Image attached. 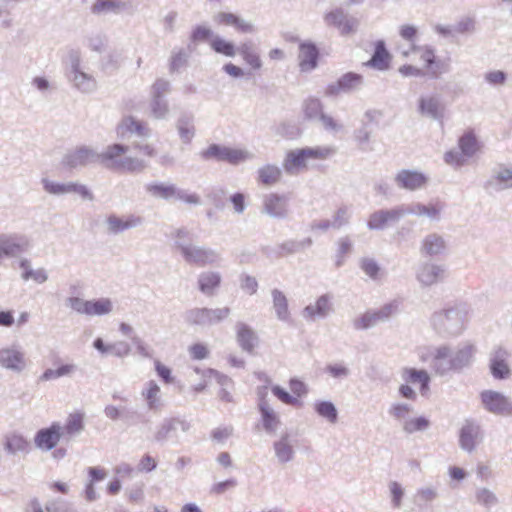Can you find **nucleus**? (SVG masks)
Here are the masks:
<instances>
[{"mask_svg":"<svg viewBox=\"0 0 512 512\" xmlns=\"http://www.w3.org/2000/svg\"><path fill=\"white\" fill-rule=\"evenodd\" d=\"M62 63L65 77L72 88L83 94H92L97 90V80L92 73L86 71L79 48H68Z\"/></svg>","mask_w":512,"mask_h":512,"instance_id":"nucleus-1","label":"nucleus"},{"mask_svg":"<svg viewBox=\"0 0 512 512\" xmlns=\"http://www.w3.org/2000/svg\"><path fill=\"white\" fill-rule=\"evenodd\" d=\"M468 321V309L464 304H458L434 312L430 318L432 330L441 338L460 336Z\"/></svg>","mask_w":512,"mask_h":512,"instance_id":"nucleus-2","label":"nucleus"},{"mask_svg":"<svg viewBox=\"0 0 512 512\" xmlns=\"http://www.w3.org/2000/svg\"><path fill=\"white\" fill-rule=\"evenodd\" d=\"M129 147L123 144L115 143L106 147L99 153V163L114 170L126 172H142L147 164L144 160L137 157L126 156Z\"/></svg>","mask_w":512,"mask_h":512,"instance_id":"nucleus-3","label":"nucleus"},{"mask_svg":"<svg viewBox=\"0 0 512 512\" xmlns=\"http://www.w3.org/2000/svg\"><path fill=\"white\" fill-rule=\"evenodd\" d=\"M420 360L427 362L431 370L439 376L454 371L452 349L447 344L428 346L421 349Z\"/></svg>","mask_w":512,"mask_h":512,"instance_id":"nucleus-4","label":"nucleus"},{"mask_svg":"<svg viewBox=\"0 0 512 512\" xmlns=\"http://www.w3.org/2000/svg\"><path fill=\"white\" fill-rule=\"evenodd\" d=\"M200 156L203 160L225 161L233 165L254 158L253 153L248 150L234 149L218 144H211L201 151Z\"/></svg>","mask_w":512,"mask_h":512,"instance_id":"nucleus-5","label":"nucleus"},{"mask_svg":"<svg viewBox=\"0 0 512 512\" xmlns=\"http://www.w3.org/2000/svg\"><path fill=\"white\" fill-rule=\"evenodd\" d=\"M184 261L190 265L204 267L213 265L221 260V255L214 249L193 244L181 245V252L179 253Z\"/></svg>","mask_w":512,"mask_h":512,"instance_id":"nucleus-6","label":"nucleus"},{"mask_svg":"<svg viewBox=\"0 0 512 512\" xmlns=\"http://www.w3.org/2000/svg\"><path fill=\"white\" fill-rule=\"evenodd\" d=\"M41 182L44 191L53 196L77 194L84 200L92 201L94 199L93 193L89 188L78 182H57L48 178H43Z\"/></svg>","mask_w":512,"mask_h":512,"instance_id":"nucleus-7","label":"nucleus"},{"mask_svg":"<svg viewBox=\"0 0 512 512\" xmlns=\"http://www.w3.org/2000/svg\"><path fill=\"white\" fill-rule=\"evenodd\" d=\"M28 360L19 345H9L0 348V367L10 372L20 374L26 370Z\"/></svg>","mask_w":512,"mask_h":512,"instance_id":"nucleus-8","label":"nucleus"},{"mask_svg":"<svg viewBox=\"0 0 512 512\" xmlns=\"http://www.w3.org/2000/svg\"><path fill=\"white\" fill-rule=\"evenodd\" d=\"M485 189L500 193L512 189V164H497L484 185Z\"/></svg>","mask_w":512,"mask_h":512,"instance_id":"nucleus-9","label":"nucleus"},{"mask_svg":"<svg viewBox=\"0 0 512 512\" xmlns=\"http://www.w3.org/2000/svg\"><path fill=\"white\" fill-rule=\"evenodd\" d=\"M481 403L485 410L495 415L512 414V400L503 393L494 390H484L480 394Z\"/></svg>","mask_w":512,"mask_h":512,"instance_id":"nucleus-10","label":"nucleus"},{"mask_svg":"<svg viewBox=\"0 0 512 512\" xmlns=\"http://www.w3.org/2000/svg\"><path fill=\"white\" fill-rule=\"evenodd\" d=\"M29 239L21 234L0 233V252L2 257L14 258L27 252L30 248Z\"/></svg>","mask_w":512,"mask_h":512,"instance_id":"nucleus-11","label":"nucleus"},{"mask_svg":"<svg viewBox=\"0 0 512 512\" xmlns=\"http://www.w3.org/2000/svg\"><path fill=\"white\" fill-rule=\"evenodd\" d=\"M429 177L424 173L413 169H401L394 176L395 185L402 190L417 191L425 188Z\"/></svg>","mask_w":512,"mask_h":512,"instance_id":"nucleus-12","label":"nucleus"},{"mask_svg":"<svg viewBox=\"0 0 512 512\" xmlns=\"http://www.w3.org/2000/svg\"><path fill=\"white\" fill-rule=\"evenodd\" d=\"M401 219L398 205L389 209H379L370 214L367 227L372 231H382L396 225Z\"/></svg>","mask_w":512,"mask_h":512,"instance_id":"nucleus-13","label":"nucleus"},{"mask_svg":"<svg viewBox=\"0 0 512 512\" xmlns=\"http://www.w3.org/2000/svg\"><path fill=\"white\" fill-rule=\"evenodd\" d=\"M363 77L360 74L348 72L342 75L336 82L329 84L324 92L327 97L338 96L342 93H352L361 88Z\"/></svg>","mask_w":512,"mask_h":512,"instance_id":"nucleus-14","label":"nucleus"},{"mask_svg":"<svg viewBox=\"0 0 512 512\" xmlns=\"http://www.w3.org/2000/svg\"><path fill=\"white\" fill-rule=\"evenodd\" d=\"M63 163L72 169L84 167L93 163H99L98 152L92 147L80 146L69 151L64 156Z\"/></svg>","mask_w":512,"mask_h":512,"instance_id":"nucleus-15","label":"nucleus"},{"mask_svg":"<svg viewBox=\"0 0 512 512\" xmlns=\"http://www.w3.org/2000/svg\"><path fill=\"white\" fill-rule=\"evenodd\" d=\"M62 437V425L59 422H53L49 427L37 431L34 443L42 451H51L57 446Z\"/></svg>","mask_w":512,"mask_h":512,"instance_id":"nucleus-16","label":"nucleus"},{"mask_svg":"<svg viewBox=\"0 0 512 512\" xmlns=\"http://www.w3.org/2000/svg\"><path fill=\"white\" fill-rule=\"evenodd\" d=\"M333 295L325 293L319 296L314 303L307 305L302 310V316L307 321H315L324 319L334 310L333 308Z\"/></svg>","mask_w":512,"mask_h":512,"instance_id":"nucleus-17","label":"nucleus"},{"mask_svg":"<svg viewBox=\"0 0 512 512\" xmlns=\"http://www.w3.org/2000/svg\"><path fill=\"white\" fill-rule=\"evenodd\" d=\"M180 428L183 432L190 429V423L179 418H166L156 428L154 441L164 444L168 440L176 437V431Z\"/></svg>","mask_w":512,"mask_h":512,"instance_id":"nucleus-18","label":"nucleus"},{"mask_svg":"<svg viewBox=\"0 0 512 512\" xmlns=\"http://www.w3.org/2000/svg\"><path fill=\"white\" fill-rule=\"evenodd\" d=\"M446 277L444 265L431 262L422 263L416 271V279L423 287H429L441 282Z\"/></svg>","mask_w":512,"mask_h":512,"instance_id":"nucleus-19","label":"nucleus"},{"mask_svg":"<svg viewBox=\"0 0 512 512\" xmlns=\"http://www.w3.org/2000/svg\"><path fill=\"white\" fill-rule=\"evenodd\" d=\"M262 213L275 219H284L288 216V199L284 195L270 193L264 196Z\"/></svg>","mask_w":512,"mask_h":512,"instance_id":"nucleus-20","label":"nucleus"},{"mask_svg":"<svg viewBox=\"0 0 512 512\" xmlns=\"http://www.w3.org/2000/svg\"><path fill=\"white\" fill-rule=\"evenodd\" d=\"M143 224V218L138 215L130 214L125 217H119L111 214L105 221L106 231L108 234L118 235L126 230L134 229Z\"/></svg>","mask_w":512,"mask_h":512,"instance_id":"nucleus-21","label":"nucleus"},{"mask_svg":"<svg viewBox=\"0 0 512 512\" xmlns=\"http://www.w3.org/2000/svg\"><path fill=\"white\" fill-rule=\"evenodd\" d=\"M509 352L498 346L490 353L489 367L492 376L495 379H506L510 375V367L508 365Z\"/></svg>","mask_w":512,"mask_h":512,"instance_id":"nucleus-22","label":"nucleus"},{"mask_svg":"<svg viewBox=\"0 0 512 512\" xmlns=\"http://www.w3.org/2000/svg\"><path fill=\"white\" fill-rule=\"evenodd\" d=\"M309 159L305 148L290 150L283 160V169L289 175H298L308 170Z\"/></svg>","mask_w":512,"mask_h":512,"instance_id":"nucleus-23","label":"nucleus"},{"mask_svg":"<svg viewBox=\"0 0 512 512\" xmlns=\"http://www.w3.org/2000/svg\"><path fill=\"white\" fill-rule=\"evenodd\" d=\"M117 137L121 140H128L133 135L139 137H149L150 129L142 122L135 118L128 116L122 119V121L116 127Z\"/></svg>","mask_w":512,"mask_h":512,"instance_id":"nucleus-24","label":"nucleus"},{"mask_svg":"<svg viewBox=\"0 0 512 512\" xmlns=\"http://www.w3.org/2000/svg\"><path fill=\"white\" fill-rule=\"evenodd\" d=\"M476 352V345L470 341H464L458 344L456 350H452L454 371H461L469 367L474 361Z\"/></svg>","mask_w":512,"mask_h":512,"instance_id":"nucleus-25","label":"nucleus"},{"mask_svg":"<svg viewBox=\"0 0 512 512\" xmlns=\"http://www.w3.org/2000/svg\"><path fill=\"white\" fill-rule=\"evenodd\" d=\"M141 396L146 403V407L153 413H159L164 407V400L161 394L160 386L154 381L149 380L144 384L141 390Z\"/></svg>","mask_w":512,"mask_h":512,"instance_id":"nucleus-26","label":"nucleus"},{"mask_svg":"<svg viewBox=\"0 0 512 512\" xmlns=\"http://www.w3.org/2000/svg\"><path fill=\"white\" fill-rule=\"evenodd\" d=\"M273 450L278 463H289L295 457V440L289 433H284L273 443Z\"/></svg>","mask_w":512,"mask_h":512,"instance_id":"nucleus-27","label":"nucleus"},{"mask_svg":"<svg viewBox=\"0 0 512 512\" xmlns=\"http://www.w3.org/2000/svg\"><path fill=\"white\" fill-rule=\"evenodd\" d=\"M319 50L312 42H301L299 45V67L302 72H310L318 65Z\"/></svg>","mask_w":512,"mask_h":512,"instance_id":"nucleus-28","label":"nucleus"},{"mask_svg":"<svg viewBox=\"0 0 512 512\" xmlns=\"http://www.w3.org/2000/svg\"><path fill=\"white\" fill-rule=\"evenodd\" d=\"M482 439L480 426L472 422H467L460 431V447L471 453L477 443Z\"/></svg>","mask_w":512,"mask_h":512,"instance_id":"nucleus-29","label":"nucleus"},{"mask_svg":"<svg viewBox=\"0 0 512 512\" xmlns=\"http://www.w3.org/2000/svg\"><path fill=\"white\" fill-rule=\"evenodd\" d=\"M237 341L242 350L252 353L258 346L259 338L256 332L247 324L238 322L236 324Z\"/></svg>","mask_w":512,"mask_h":512,"instance_id":"nucleus-30","label":"nucleus"},{"mask_svg":"<svg viewBox=\"0 0 512 512\" xmlns=\"http://www.w3.org/2000/svg\"><path fill=\"white\" fill-rule=\"evenodd\" d=\"M419 112L433 120L442 121L444 107L437 96H426L419 99Z\"/></svg>","mask_w":512,"mask_h":512,"instance_id":"nucleus-31","label":"nucleus"},{"mask_svg":"<svg viewBox=\"0 0 512 512\" xmlns=\"http://www.w3.org/2000/svg\"><path fill=\"white\" fill-rule=\"evenodd\" d=\"M19 268L22 270L21 279L23 281L32 280L39 285L48 281L49 275L47 270L43 267L33 268L28 258H21L19 260Z\"/></svg>","mask_w":512,"mask_h":512,"instance_id":"nucleus-32","label":"nucleus"},{"mask_svg":"<svg viewBox=\"0 0 512 512\" xmlns=\"http://www.w3.org/2000/svg\"><path fill=\"white\" fill-rule=\"evenodd\" d=\"M221 274L216 271H204L198 275V289L206 296H213L221 284Z\"/></svg>","mask_w":512,"mask_h":512,"instance_id":"nucleus-33","label":"nucleus"},{"mask_svg":"<svg viewBox=\"0 0 512 512\" xmlns=\"http://www.w3.org/2000/svg\"><path fill=\"white\" fill-rule=\"evenodd\" d=\"M175 188V184L163 182H151L145 185V191L148 195L166 201L173 200Z\"/></svg>","mask_w":512,"mask_h":512,"instance_id":"nucleus-34","label":"nucleus"},{"mask_svg":"<svg viewBox=\"0 0 512 512\" xmlns=\"http://www.w3.org/2000/svg\"><path fill=\"white\" fill-rule=\"evenodd\" d=\"M85 414L83 412H74L68 415L65 424L62 426L63 437L72 438L78 436L84 430Z\"/></svg>","mask_w":512,"mask_h":512,"instance_id":"nucleus-35","label":"nucleus"},{"mask_svg":"<svg viewBox=\"0 0 512 512\" xmlns=\"http://www.w3.org/2000/svg\"><path fill=\"white\" fill-rule=\"evenodd\" d=\"M446 249L444 238L437 234H428L422 241L421 252L428 256H435L443 253Z\"/></svg>","mask_w":512,"mask_h":512,"instance_id":"nucleus-36","label":"nucleus"},{"mask_svg":"<svg viewBox=\"0 0 512 512\" xmlns=\"http://www.w3.org/2000/svg\"><path fill=\"white\" fill-rule=\"evenodd\" d=\"M125 8V4L117 0H95L91 6L94 15L103 16L108 14H119Z\"/></svg>","mask_w":512,"mask_h":512,"instance_id":"nucleus-37","label":"nucleus"},{"mask_svg":"<svg viewBox=\"0 0 512 512\" xmlns=\"http://www.w3.org/2000/svg\"><path fill=\"white\" fill-rule=\"evenodd\" d=\"M258 181L265 186H273L280 182L282 178V170L274 164H266L257 171Z\"/></svg>","mask_w":512,"mask_h":512,"instance_id":"nucleus-38","label":"nucleus"},{"mask_svg":"<svg viewBox=\"0 0 512 512\" xmlns=\"http://www.w3.org/2000/svg\"><path fill=\"white\" fill-rule=\"evenodd\" d=\"M271 296L277 319L284 322L289 321L290 312L286 295L281 290L275 288L271 291Z\"/></svg>","mask_w":512,"mask_h":512,"instance_id":"nucleus-39","label":"nucleus"},{"mask_svg":"<svg viewBox=\"0 0 512 512\" xmlns=\"http://www.w3.org/2000/svg\"><path fill=\"white\" fill-rule=\"evenodd\" d=\"M176 128L183 143H190L195 135L194 116L192 114H182L176 123Z\"/></svg>","mask_w":512,"mask_h":512,"instance_id":"nucleus-40","label":"nucleus"},{"mask_svg":"<svg viewBox=\"0 0 512 512\" xmlns=\"http://www.w3.org/2000/svg\"><path fill=\"white\" fill-rule=\"evenodd\" d=\"M372 128L367 125V123L363 122L362 125L355 129L353 132V139L359 148V150L363 152H370L373 150L372 146Z\"/></svg>","mask_w":512,"mask_h":512,"instance_id":"nucleus-41","label":"nucleus"},{"mask_svg":"<svg viewBox=\"0 0 512 512\" xmlns=\"http://www.w3.org/2000/svg\"><path fill=\"white\" fill-rule=\"evenodd\" d=\"M171 109L167 98L150 97L149 116L155 120H168Z\"/></svg>","mask_w":512,"mask_h":512,"instance_id":"nucleus-42","label":"nucleus"},{"mask_svg":"<svg viewBox=\"0 0 512 512\" xmlns=\"http://www.w3.org/2000/svg\"><path fill=\"white\" fill-rule=\"evenodd\" d=\"M411 52L420 53V59L428 70L436 63V49L431 45L412 44L410 49L403 51L402 54L407 57Z\"/></svg>","mask_w":512,"mask_h":512,"instance_id":"nucleus-43","label":"nucleus"},{"mask_svg":"<svg viewBox=\"0 0 512 512\" xmlns=\"http://www.w3.org/2000/svg\"><path fill=\"white\" fill-rule=\"evenodd\" d=\"M261 413V421L264 430L269 434H274L281 425V420L277 412L269 406H262L259 408Z\"/></svg>","mask_w":512,"mask_h":512,"instance_id":"nucleus-44","label":"nucleus"},{"mask_svg":"<svg viewBox=\"0 0 512 512\" xmlns=\"http://www.w3.org/2000/svg\"><path fill=\"white\" fill-rule=\"evenodd\" d=\"M402 379L408 383L421 384V392L428 390L430 376L425 370H417L415 368H404L401 373Z\"/></svg>","mask_w":512,"mask_h":512,"instance_id":"nucleus-45","label":"nucleus"},{"mask_svg":"<svg viewBox=\"0 0 512 512\" xmlns=\"http://www.w3.org/2000/svg\"><path fill=\"white\" fill-rule=\"evenodd\" d=\"M439 488L437 485L427 484L418 488L414 495L415 503L418 506H427L439 498Z\"/></svg>","mask_w":512,"mask_h":512,"instance_id":"nucleus-46","label":"nucleus"},{"mask_svg":"<svg viewBox=\"0 0 512 512\" xmlns=\"http://www.w3.org/2000/svg\"><path fill=\"white\" fill-rule=\"evenodd\" d=\"M238 53L242 56L245 63L252 69L259 70L262 68V60L257 51L254 49L252 42L247 41L241 43V45L238 47Z\"/></svg>","mask_w":512,"mask_h":512,"instance_id":"nucleus-47","label":"nucleus"},{"mask_svg":"<svg viewBox=\"0 0 512 512\" xmlns=\"http://www.w3.org/2000/svg\"><path fill=\"white\" fill-rule=\"evenodd\" d=\"M4 449L12 455L17 453H28L30 450V443L20 434H11L6 436Z\"/></svg>","mask_w":512,"mask_h":512,"instance_id":"nucleus-48","label":"nucleus"},{"mask_svg":"<svg viewBox=\"0 0 512 512\" xmlns=\"http://www.w3.org/2000/svg\"><path fill=\"white\" fill-rule=\"evenodd\" d=\"M184 320L189 325L209 326L211 318L209 308H192L185 312Z\"/></svg>","mask_w":512,"mask_h":512,"instance_id":"nucleus-49","label":"nucleus"},{"mask_svg":"<svg viewBox=\"0 0 512 512\" xmlns=\"http://www.w3.org/2000/svg\"><path fill=\"white\" fill-rule=\"evenodd\" d=\"M113 302L110 298H98L89 300L88 316H104L113 311Z\"/></svg>","mask_w":512,"mask_h":512,"instance_id":"nucleus-50","label":"nucleus"},{"mask_svg":"<svg viewBox=\"0 0 512 512\" xmlns=\"http://www.w3.org/2000/svg\"><path fill=\"white\" fill-rule=\"evenodd\" d=\"M388 52L385 48V44L383 41H378L376 44V48L374 54L371 59L368 61V65L376 68L378 70H385L388 68Z\"/></svg>","mask_w":512,"mask_h":512,"instance_id":"nucleus-51","label":"nucleus"},{"mask_svg":"<svg viewBox=\"0 0 512 512\" xmlns=\"http://www.w3.org/2000/svg\"><path fill=\"white\" fill-rule=\"evenodd\" d=\"M304 148L306 150L309 162L327 160L334 156L337 152L336 148L332 145H322Z\"/></svg>","mask_w":512,"mask_h":512,"instance_id":"nucleus-52","label":"nucleus"},{"mask_svg":"<svg viewBox=\"0 0 512 512\" xmlns=\"http://www.w3.org/2000/svg\"><path fill=\"white\" fill-rule=\"evenodd\" d=\"M305 117L311 121H319L323 113V105L318 98L309 97L303 102Z\"/></svg>","mask_w":512,"mask_h":512,"instance_id":"nucleus-53","label":"nucleus"},{"mask_svg":"<svg viewBox=\"0 0 512 512\" xmlns=\"http://www.w3.org/2000/svg\"><path fill=\"white\" fill-rule=\"evenodd\" d=\"M210 47L218 54L226 57H234L238 52L235 45L220 36H214L210 41Z\"/></svg>","mask_w":512,"mask_h":512,"instance_id":"nucleus-54","label":"nucleus"},{"mask_svg":"<svg viewBox=\"0 0 512 512\" xmlns=\"http://www.w3.org/2000/svg\"><path fill=\"white\" fill-rule=\"evenodd\" d=\"M403 432L413 434L415 432H424L430 427V421L424 417L408 418L401 425Z\"/></svg>","mask_w":512,"mask_h":512,"instance_id":"nucleus-55","label":"nucleus"},{"mask_svg":"<svg viewBox=\"0 0 512 512\" xmlns=\"http://www.w3.org/2000/svg\"><path fill=\"white\" fill-rule=\"evenodd\" d=\"M476 502L486 509H491L498 504L496 494L486 487L477 488L475 491Z\"/></svg>","mask_w":512,"mask_h":512,"instance_id":"nucleus-56","label":"nucleus"},{"mask_svg":"<svg viewBox=\"0 0 512 512\" xmlns=\"http://www.w3.org/2000/svg\"><path fill=\"white\" fill-rule=\"evenodd\" d=\"M315 411L328 422L334 424L338 419V411L330 401H319L315 403Z\"/></svg>","mask_w":512,"mask_h":512,"instance_id":"nucleus-57","label":"nucleus"},{"mask_svg":"<svg viewBox=\"0 0 512 512\" xmlns=\"http://www.w3.org/2000/svg\"><path fill=\"white\" fill-rule=\"evenodd\" d=\"M412 411V405L403 402H396L390 406L388 413L394 420L400 422L402 425L403 422L409 418V414Z\"/></svg>","mask_w":512,"mask_h":512,"instance_id":"nucleus-58","label":"nucleus"},{"mask_svg":"<svg viewBox=\"0 0 512 512\" xmlns=\"http://www.w3.org/2000/svg\"><path fill=\"white\" fill-rule=\"evenodd\" d=\"M189 58V53L184 48H175L171 52L169 69L171 73L178 72L183 68Z\"/></svg>","mask_w":512,"mask_h":512,"instance_id":"nucleus-59","label":"nucleus"},{"mask_svg":"<svg viewBox=\"0 0 512 512\" xmlns=\"http://www.w3.org/2000/svg\"><path fill=\"white\" fill-rule=\"evenodd\" d=\"M312 245L311 238H304L302 240H288L280 245L282 254H295Z\"/></svg>","mask_w":512,"mask_h":512,"instance_id":"nucleus-60","label":"nucleus"},{"mask_svg":"<svg viewBox=\"0 0 512 512\" xmlns=\"http://www.w3.org/2000/svg\"><path fill=\"white\" fill-rule=\"evenodd\" d=\"M458 145L466 157H472L478 149L477 139L472 132L465 133L459 139Z\"/></svg>","mask_w":512,"mask_h":512,"instance_id":"nucleus-61","label":"nucleus"},{"mask_svg":"<svg viewBox=\"0 0 512 512\" xmlns=\"http://www.w3.org/2000/svg\"><path fill=\"white\" fill-rule=\"evenodd\" d=\"M391 505L394 509H400L402 507L403 497L405 495V490L400 483L397 481H391L388 485Z\"/></svg>","mask_w":512,"mask_h":512,"instance_id":"nucleus-62","label":"nucleus"},{"mask_svg":"<svg viewBox=\"0 0 512 512\" xmlns=\"http://www.w3.org/2000/svg\"><path fill=\"white\" fill-rule=\"evenodd\" d=\"M378 323L376 312H366L353 321L354 328L357 330L369 329Z\"/></svg>","mask_w":512,"mask_h":512,"instance_id":"nucleus-63","label":"nucleus"},{"mask_svg":"<svg viewBox=\"0 0 512 512\" xmlns=\"http://www.w3.org/2000/svg\"><path fill=\"white\" fill-rule=\"evenodd\" d=\"M351 208L348 206L339 207L333 217H332V228L340 229L341 227L347 225L351 218Z\"/></svg>","mask_w":512,"mask_h":512,"instance_id":"nucleus-64","label":"nucleus"}]
</instances>
